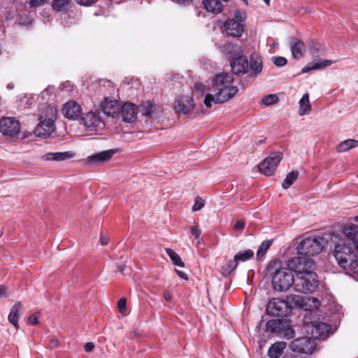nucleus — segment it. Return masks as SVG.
<instances>
[{"label": "nucleus", "instance_id": "obj_38", "mask_svg": "<svg viewBox=\"0 0 358 358\" xmlns=\"http://www.w3.org/2000/svg\"><path fill=\"white\" fill-rule=\"evenodd\" d=\"M154 105L149 101H144L141 106V113L143 115L148 116L153 112Z\"/></svg>", "mask_w": 358, "mask_h": 358}, {"label": "nucleus", "instance_id": "obj_60", "mask_svg": "<svg viewBox=\"0 0 358 358\" xmlns=\"http://www.w3.org/2000/svg\"><path fill=\"white\" fill-rule=\"evenodd\" d=\"M320 45V44H318V43H315V44H313V45H312V47H311V48H312L313 49H314L315 52H317V51H318V50H319Z\"/></svg>", "mask_w": 358, "mask_h": 358}, {"label": "nucleus", "instance_id": "obj_4", "mask_svg": "<svg viewBox=\"0 0 358 358\" xmlns=\"http://www.w3.org/2000/svg\"><path fill=\"white\" fill-rule=\"evenodd\" d=\"M267 271L272 277L273 289L277 292H286L294 287V276L291 268L283 266L279 261H271Z\"/></svg>", "mask_w": 358, "mask_h": 358}, {"label": "nucleus", "instance_id": "obj_59", "mask_svg": "<svg viewBox=\"0 0 358 358\" xmlns=\"http://www.w3.org/2000/svg\"><path fill=\"white\" fill-rule=\"evenodd\" d=\"M203 87H204V85H203L201 84H199V83L195 84V89L198 91L202 90Z\"/></svg>", "mask_w": 358, "mask_h": 358}, {"label": "nucleus", "instance_id": "obj_61", "mask_svg": "<svg viewBox=\"0 0 358 358\" xmlns=\"http://www.w3.org/2000/svg\"><path fill=\"white\" fill-rule=\"evenodd\" d=\"M46 159H53V160H55V161H60V160H63L65 158H57V157H55V158H45Z\"/></svg>", "mask_w": 358, "mask_h": 358}, {"label": "nucleus", "instance_id": "obj_6", "mask_svg": "<svg viewBox=\"0 0 358 358\" xmlns=\"http://www.w3.org/2000/svg\"><path fill=\"white\" fill-rule=\"evenodd\" d=\"M324 240L320 236H309L303 239L297 246L301 257L310 258L319 254L324 248Z\"/></svg>", "mask_w": 358, "mask_h": 358}, {"label": "nucleus", "instance_id": "obj_9", "mask_svg": "<svg viewBox=\"0 0 358 358\" xmlns=\"http://www.w3.org/2000/svg\"><path fill=\"white\" fill-rule=\"evenodd\" d=\"M315 348V341L310 336L296 338L289 343L291 350L298 353L312 354Z\"/></svg>", "mask_w": 358, "mask_h": 358}, {"label": "nucleus", "instance_id": "obj_12", "mask_svg": "<svg viewBox=\"0 0 358 358\" xmlns=\"http://www.w3.org/2000/svg\"><path fill=\"white\" fill-rule=\"evenodd\" d=\"M232 72L237 76L243 75L248 72L249 62L243 53L235 57L230 61Z\"/></svg>", "mask_w": 358, "mask_h": 358}, {"label": "nucleus", "instance_id": "obj_45", "mask_svg": "<svg viewBox=\"0 0 358 358\" xmlns=\"http://www.w3.org/2000/svg\"><path fill=\"white\" fill-rule=\"evenodd\" d=\"M117 308L120 313H124L127 310V300L125 298H121L117 302Z\"/></svg>", "mask_w": 358, "mask_h": 358}, {"label": "nucleus", "instance_id": "obj_62", "mask_svg": "<svg viewBox=\"0 0 358 358\" xmlns=\"http://www.w3.org/2000/svg\"><path fill=\"white\" fill-rule=\"evenodd\" d=\"M7 88H8V89H13V85H12V84H8V85H7Z\"/></svg>", "mask_w": 358, "mask_h": 358}, {"label": "nucleus", "instance_id": "obj_19", "mask_svg": "<svg viewBox=\"0 0 358 358\" xmlns=\"http://www.w3.org/2000/svg\"><path fill=\"white\" fill-rule=\"evenodd\" d=\"M248 62L251 71L248 77L253 80L262 71V61L259 56L253 54L250 56Z\"/></svg>", "mask_w": 358, "mask_h": 358}, {"label": "nucleus", "instance_id": "obj_7", "mask_svg": "<svg viewBox=\"0 0 358 358\" xmlns=\"http://www.w3.org/2000/svg\"><path fill=\"white\" fill-rule=\"evenodd\" d=\"M247 17L244 10H238L235 12L234 17L228 19L224 22L226 33L232 37L238 38L242 36L244 30L243 22Z\"/></svg>", "mask_w": 358, "mask_h": 358}, {"label": "nucleus", "instance_id": "obj_27", "mask_svg": "<svg viewBox=\"0 0 358 358\" xmlns=\"http://www.w3.org/2000/svg\"><path fill=\"white\" fill-rule=\"evenodd\" d=\"M20 310V303H16L11 308L10 314L8 315V321L11 323L16 329H19L18 318L19 312Z\"/></svg>", "mask_w": 358, "mask_h": 358}, {"label": "nucleus", "instance_id": "obj_56", "mask_svg": "<svg viewBox=\"0 0 358 358\" xmlns=\"http://www.w3.org/2000/svg\"><path fill=\"white\" fill-rule=\"evenodd\" d=\"M6 296V289L5 287L0 285V297Z\"/></svg>", "mask_w": 358, "mask_h": 358}, {"label": "nucleus", "instance_id": "obj_21", "mask_svg": "<svg viewBox=\"0 0 358 358\" xmlns=\"http://www.w3.org/2000/svg\"><path fill=\"white\" fill-rule=\"evenodd\" d=\"M222 52L231 59L243 53L241 46L237 44L225 43L222 45Z\"/></svg>", "mask_w": 358, "mask_h": 358}, {"label": "nucleus", "instance_id": "obj_1", "mask_svg": "<svg viewBox=\"0 0 358 358\" xmlns=\"http://www.w3.org/2000/svg\"><path fill=\"white\" fill-rule=\"evenodd\" d=\"M344 233L348 240L335 245L334 256L343 269L358 274V225L345 227Z\"/></svg>", "mask_w": 358, "mask_h": 358}, {"label": "nucleus", "instance_id": "obj_52", "mask_svg": "<svg viewBox=\"0 0 358 358\" xmlns=\"http://www.w3.org/2000/svg\"><path fill=\"white\" fill-rule=\"evenodd\" d=\"M176 273L178 274V275L182 278V279H184V280H187V274L182 271H179V270H177V269H175Z\"/></svg>", "mask_w": 358, "mask_h": 358}, {"label": "nucleus", "instance_id": "obj_31", "mask_svg": "<svg viewBox=\"0 0 358 358\" xmlns=\"http://www.w3.org/2000/svg\"><path fill=\"white\" fill-rule=\"evenodd\" d=\"M299 177V171H292L290 173H289L287 176L285 180H283L282 183V187L283 189H288L294 182V181L298 178Z\"/></svg>", "mask_w": 358, "mask_h": 358}, {"label": "nucleus", "instance_id": "obj_39", "mask_svg": "<svg viewBox=\"0 0 358 358\" xmlns=\"http://www.w3.org/2000/svg\"><path fill=\"white\" fill-rule=\"evenodd\" d=\"M278 101V98L275 94H268L266 96H264L262 99V103L265 104L266 106H271L272 104H274L277 103Z\"/></svg>", "mask_w": 358, "mask_h": 358}, {"label": "nucleus", "instance_id": "obj_54", "mask_svg": "<svg viewBox=\"0 0 358 358\" xmlns=\"http://www.w3.org/2000/svg\"><path fill=\"white\" fill-rule=\"evenodd\" d=\"M93 0H78V2L84 6H89L91 3H92Z\"/></svg>", "mask_w": 358, "mask_h": 358}, {"label": "nucleus", "instance_id": "obj_46", "mask_svg": "<svg viewBox=\"0 0 358 358\" xmlns=\"http://www.w3.org/2000/svg\"><path fill=\"white\" fill-rule=\"evenodd\" d=\"M54 87H48L45 90L41 92V96L43 99H47L48 101V98L47 96H50L54 94Z\"/></svg>", "mask_w": 358, "mask_h": 358}, {"label": "nucleus", "instance_id": "obj_5", "mask_svg": "<svg viewBox=\"0 0 358 358\" xmlns=\"http://www.w3.org/2000/svg\"><path fill=\"white\" fill-rule=\"evenodd\" d=\"M57 118L56 110L50 106H46L41 111L39 122L35 133L37 136L47 138L55 130V121Z\"/></svg>", "mask_w": 358, "mask_h": 358}, {"label": "nucleus", "instance_id": "obj_13", "mask_svg": "<svg viewBox=\"0 0 358 358\" xmlns=\"http://www.w3.org/2000/svg\"><path fill=\"white\" fill-rule=\"evenodd\" d=\"M81 122L85 127L87 130L93 131L97 130L98 128L102 127L104 123L94 112H90L85 115L81 119Z\"/></svg>", "mask_w": 358, "mask_h": 358}, {"label": "nucleus", "instance_id": "obj_20", "mask_svg": "<svg viewBox=\"0 0 358 358\" xmlns=\"http://www.w3.org/2000/svg\"><path fill=\"white\" fill-rule=\"evenodd\" d=\"M290 47L292 55L294 59H299L303 57L306 52V45L302 41L292 38Z\"/></svg>", "mask_w": 358, "mask_h": 358}, {"label": "nucleus", "instance_id": "obj_58", "mask_svg": "<svg viewBox=\"0 0 358 358\" xmlns=\"http://www.w3.org/2000/svg\"><path fill=\"white\" fill-rule=\"evenodd\" d=\"M125 268H126V266L124 265H118L117 266L118 271L124 275L125 274V273H124Z\"/></svg>", "mask_w": 358, "mask_h": 358}, {"label": "nucleus", "instance_id": "obj_57", "mask_svg": "<svg viewBox=\"0 0 358 358\" xmlns=\"http://www.w3.org/2000/svg\"><path fill=\"white\" fill-rule=\"evenodd\" d=\"M176 1L181 5H189L192 0H176Z\"/></svg>", "mask_w": 358, "mask_h": 358}, {"label": "nucleus", "instance_id": "obj_36", "mask_svg": "<svg viewBox=\"0 0 358 358\" xmlns=\"http://www.w3.org/2000/svg\"><path fill=\"white\" fill-rule=\"evenodd\" d=\"M295 336L294 330L291 328L287 323L285 324L284 328L282 329L280 337L285 339H291Z\"/></svg>", "mask_w": 358, "mask_h": 358}, {"label": "nucleus", "instance_id": "obj_2", "mask_svg": "<svg viewBox=\"0 0 358 358\" xmlns=\"http://www.w3.org/2000/svg\"><path fill=\"white\" fill-rule=\"evenodd\" d=\"M288 266H294L296 272L294 289L301 293H312L318 287V277L313 271L315 263L311 258L294 257L289 261Z\"/></svg>", "mask_w": 358, "mask_h": 358}, {"label": "nucleus", "instance_id": "obj_15", "mask_svg": "<svg viewBox=\"0 0 358 358\" xmlns=\"http://www.w3.org/2000/svg\"><path fill=\"white\" fill-rule=\"evenodd\" d=\"M62 113L69 120H77L81 115L82 108L78 103L71 101L64 105Z\"/></svg>", "mask_w": 358, "mask_h": 358}, {"label": "nucleus", "instance_id": "obj_30", "mask_svg": "<svg viewBox=\"0 0 358 358\" xmlns=\"http://www.w3.org/2000/svg\"><path fill=\"white\" fill-rule=\"evenodd\" d=\"M286 301L288 302V304L291 306L292 308V305L301 308H305V305H306V303H305V300L302 296L295 294L288 296Z\"/></svg>", "mask_w": 358, "mask_h": 358}, {"label": "nucleus", "instance_id": "obj_14", "mask_svg": "<svg viewBox=\"0 0 358 358\" xmlns=\"http://www.w3.org/2000/svg\"><path fill=\"white\" fill-rule=\"evenodd\" d=\"M280 158H264L257 165L259 172L266 176H272L280 163Z\"/></svg>", "mask_w": 358, "mask_h": 358}, {"label": "nucleus", "instance_id": "obj_55", "mask_svg": "<svg viewBox=\"0 0 358 358\" xmlns=\"http://www.w3.org/2000/svg\"><path fill=\"white\" fill-rule=\"evenodd\" d=\"M164 298L166 301H170L171 300V294L169 292L166 291L164 292Z\"/></svg>", "mask_w": 358, "mask_h": 358}, {"label": "nucleus", "instance_id": "obj_18", "mask_svg": "<svg viewBox=\"0 0 358 358\" xmlns=\"http://www.w3.org/2000/svg\"><path fill=\"white\" fill-rule=\"evenodd\" d=\"M194 108L193 99L191 96H180L175 103V110L178 113L187 114Z\"/></svg>", "mask_w": 358, "mask_h": 358}, {"label": "nucleus", "instance_id": "obj_48", "mask_svg": "<svg viewBox=\"0 0 358 358\" xmlns=\"http://www.w3.org/2000/svg\"><path fill=\"white\" fill-rule=\"evenodd\" d=\"M237 266L238 261H236L234 257L233 261H231L227 264V268H225V271H227V273H231L237 268Z\"/></svg>", "mask_w": 358, "mask_h": 358}, {"label": "nucleus", "instance_id": "obj_35", "mask_svg": "<svg viewBox=\"0 0 358 358\" xmlns=\"http://www.w3.org/2000/svg\"><path fill=\"white\" fill-rule=\"evenodd\" d=\"M121 154V151L118 148L103 150L97 153H93L88 157H113L114 155Z\"/></svg>", "mask_w": 358, "mask_h": 358}, {"label": "nucleus", "instance_id": "obj_8", "mask_svg": "<svg viewBox=\"0 0 358 358\" xmlns=\"http://www.w3.org/2000/svg\"><path fill=\"white\" fill-rule=\"evenodd\" d=\"M292 310L291 306L286 300L273 298L267 303L266 313L273 317H285Z\"/></svg>", "mask_w": 358, "mask_h": 358}, {"label": "nucleus", "instance_id": "obj_41", "mask_svg": "<svg viewBox=\"0 0 358 358\" xmlns=\"http://www.w3.org/2000/svg\"><path fill=\"white\" fill-rule=\"evenodd\" d=\"M308 303L309 306L313 309H317L320 306V301L315 297L307 298L306 304Z\"/></svg>", "mask_w": 358, "mask_h": 358}, {"label": "nucleus", "instance_id": "obj_16", "mask_svg": "<svg viewBox=\"0 0 358 358\" xmlns=\"http://www.w3.org/2000/svg\"><path fill=\"white\" fill-rule=\"evenodd\" d=\"M121 113H120L124 122L130 123L136 120L138 108L136 106L131 103H125L120 106Z\"/></svg>", "mask_w": 358, "mask_h": 358}, {"label": "nucleus", "instance_id": "obj_37", "mask_svg": "<svg viewBox=\"0 0 358 358\" xmlns=\"http://www.w3.org/2000/svg\"><path fill=\"white\" fill-rule=\"evenodd\" d=\"M108 158H86L85 160H83V164L90 166H100L106 161Z\"/></svg>", "mask_w": 358, "mask_h": 358}, {"label": "nucleus", "instance_id": "obj_24", "mask_svg": "<svg viewBox=\"0 0 358 358\" xmlns=\"http://www.w3.org/2000/svg\"><path fill=\"white\" fill-rule=\"evenodd\" d=\"M333 62L329 59H319L313 62V64L306 66L302 69V73H309L311 71L323 69L331 65Z\"/></svg>", "mask_w": 358, "mask_h": 358}, {"label": "nucleus", "instance_id": "obj_44", "mask_svg": "<svg viewBox=\"0 0 358 358\" xmlns=\"http://www.w3.org/2000/svg\"><path fill=\"white\" fill-rule=\"evenodd\" d=\"M272 61L277 66H283L287 62V59L283 57H273Z\"/></svg>", "mask_w": 358, "mask_h": 358}, {"label": "nucleus", "instance_id": "obj_26", "mask_svg": "<svg viewBox=\"0 0 358 358\" xmlns=\"http://www.w3.org/2000/svg\"><path fill=\"white\" fill-rule=\"evenodd\" d=\"M357 147H358L357 140L347 139L336 145V150L338 152H344Z\"/></svg>", "mask_w": 358, "mask_h": 358}, {"label": "nucleus", "instance_id": "obj_29", "mask_svg": "<svg viewBox=\"0 0 358 358\" xmlns=\"http://www.w3.org/2000/svg\"><path fill=\"white\" fill-rule=\"evenodd\" d=\"M70 6V0H52V8L57 12L66 13Z\"/></svg>", "mask_w": 358, "mask_h": 358}, {"label": "nucleus", "instance_id": "obj_28", "mask_svg": "<svg viewBox=\"0 0 358 358\" xmlns=\"http://www.w3.org/2000/svg\"><path fill=\"white\" fill-rule=\"evenodd\" d=\"M311 106L308 94H305L299 101V115H304L310 113Z\"/></svg>", "mask_w": 358, "mask_h": 358}, {"label": "nucleus", "instance_id": "obj_51", "mask_svg": "<svg viewBox=\"0 0 358 358\" xmlns=\"http://www.w3.org/2000/svg\"><path fill=\"white\" fill-rule=\"evenodd\" d=\"M94 348V344L92 342H88L87 343H85V345H84V349L85 350V352H92Z\"/></svg>", "mask_w": 358, "mask_h": 358}, {"label": "nucleus", "instance_id": "obj_47", "mask_svg": "<svg viewBox=\"0 0 358 358\" xmlns=\"http://www.w3.org/2000/svg\"><path fill=\"white\" fill-rule=\"evenodd\" d=\"M47 3V0H30L29 6L31 8H34L38 6L45 5Z\"/></svg>", "mask_w": 358, "mask_h": 358}, {"label": "nucleus", "instance_id": "obj_64", "mask_svg": "<svg viewBox=\"0 0 358 358\" xmlns=\"http://www.w3.org/2000/svg\"><path fill=\"white\" fill-rule=\"evenodd\" d=\"M355 220L358 222V215L355 216Z\"/></svg>", "mask_w": 358, "mask_h": 358}, {"label": "nucleus", "instance_id": "obj_49", "mask_svg": "<svg viewBox=\"0 0 358 358\" xmlns=\"http://www.w3.org/2000/svg\"><path fill=\"white\" fill-rule=\"evenodd\" d=\"M38 317L37 315V314H32L29 317V322L33 324V325H36L38 324Z\"/></svg>", "mask_w": 358, "mask_h": 358}, {"label": "nucleus", "instance_id": "obj_25", "mask_svg": "<svg viewBox=\"0 0 358 358\" xmlns=\"http://www.w3.org/2000/svg\"><path fill=\"white\" fill-rule=\"evenodd\" d=\"M285 348L286 343L276 342L269 348L268 355L271 358H278L283 354Z\"/></svg>", "mask_w": 358, "mask_h": 358}, {"label": "nucleus", "instance_id": "obj_11", "mask_svg": "<svg viewBox=\"0 0 358 358\" xmlns=\"http://www.w3.org/2000/svg\"><path fill=\"white\" fill-rule=\"evenodd\" d=\"M308 334L315 339H325L330 334L331 327L325 322H311L306 325Z\"/></svg>", "mask_w": 358, "mask_h": 358}, {"label": "nucleus", "instance_id": "obj_33", "mask_svg": "<svg viewBox=\"0 0 358 358\" xmlns=\"http://www.w3.org/2000/svg\"><path fill=\"white\" fill-rule=\"evenodd\" d=\"M254 256V252L252 250H245L238 252L235 256L236 261L245 262Z\"/></svg>", "mask_w": 358, "mask_h": 358}, {"label": "nucleus", "instance_id": "obj_34", "mask_svg": "<svg viewBox=\"0 0 358 358\" xmlns=\"http://www.w3.org/2000/svg\"><path fill=\"white\" fill-rule=\"evenodd\" d=\"M271 244L272 241L270 240L264 241L261 243L257 252V257L258 259L262 258L266 253Z\"/></svg>", "mask_w": 358, "mask_h": 358}, {"label": "nucleus", "instance_id": "obj_10", "mask_svg": "<svg viewBox=\"0 0 358 358\" xmlns=\"http://www.w3.org/2000/svg\"><path fill=\"white\" fill-rule=\"evenodd\" d=\"M0 132L10 138L18 137L20 132V123L14 117H2L0 119Z\"/></svg>", "mask_w": 358, "mask_h": 358}, {"label": "nucleus", "instance_id": "obj_43", "mask_svg": "<svg viewBox=\"0 0 358 358\" xmlns=\"http://www.w3.org/2000/svg\"><path fill=\"white\" fill-rule=\"evenodd\" d=\"M204 206V201L202 198L197 196L195 199L194 203L192 206L193 211H198Z\"/></svg>", "mask_w": 358, "mask_h": 358}, {"label": "nucleus", "instance_id": "obj_53", "mask_svg": "<svg viewBox=\"0 0 358 358\" xmlns=\"http://www.w3.org/2000/svg\"><path fill=\"white\" fill-rule=\"evenodd\" d=\"M109 242V239L108 237L104 236H101L100 237V243L102 245H106Z\"/></svg>", "mask_w": 358, "mask_h": 358}, {"label": "nucleus", "instance_id": "obj_50", "mask_svg": "<svg viewBox=\"0 0 358 358\" xmlns=\"http://www.w3.org/2000/svg\"><path fill=\"white\" fill-rule=\"evenodd\" d=\"M244 227H245L244 222L243 220H240L236 222L234 228L235 230L238 231V230H242L244 228Z\"/></svg>", "mask_w": 358, "mask_h": 358}, {"label": "nucleus", "instance_id": "obj_63", "mask_svg": "<svg viewBox=\"0 0 358 358\" xmlns=\"http://www.w3.org/2000/svg\"><path fill=\"white\" fill-rule=\"evenodd\" d=\"M267 5H269L270 0H263Z\"/></svg>", "mask_w": 358, "mask_h": 358}, {"label": "nucleus", "instance_id": "obj_17", "mask_svg": "<svg viewBox=\"0 0 358 358\" xmlns=\"http://www.w3.org/2000/svg\"><path fill=\"white\" fill-rule=\"evenodd\" d=\"M101 108L103 113L108 116L115 117L120 115V104L115 100L106 98L101 103Z\"/></svg>", "mask_w": 358, "mask_h": 358}, {"label": "nucleus", "instance_id": "obj_42", "mask_svg": "<svg viewBox=\"0 0 358 358\" xmlns=\"http://www.w3.org/2000/svg\"><path fill=\"white\" fill-rule=\"evenodd\" d=\"M191 234L197 240V244L200 243L201 230L197 227L194 226L190 228Z\"/></svg>", "mask_w": 358, "mask_h": 358}, {"label": "nucleus", "instance_id": "obj_23", "mask_svg": "<svg viewBox=\"0 0 358 358\" xmlns=\"http://www.w3.org/2000/svg\"><path fill=\"white\" fill-rule=\"evenodd\" d=\"M285 322L280 320H270L266 324V329L267 332L274 334L280 337L282 328H284Z\"/></svg>", "mask_w": 358, "mask_h": 358}, {"label": "nucleus", "instance_id": "obj_32", "mask_svg": "<svg viewBox=\"0 0 358 358\" xmlns=\"http://www.w3.org/2000/svg\"><path fill=\"white\" fill-rule=\"evenodd\" d=\"M166 252L174 265L179 267H184V262H182L180 257L171 248H166Z\"/></svg>", "mask_w": 358, "mask_h": 358}, {"label": "nucleus", "instance_id": "obj_3", "mask_svg": "<svg viewBox=\"0 0 358 358\" xmlns=\"http://www.w3.org/2000/svg\"><path fill=\"white\" fill-rule=\"evenodd\" d=\"M234 77L229 73L217 74L212 80L210 88L211 93L206 95L204 104L207 108L214 103H224L233 99L238 92L237 86L234 85Z\"/></svg>", "mask_w": 358, "mask_h": 358}, {"label": "nucleus", "instance_id": "obj_40", "mask_svg": "<svg viewBox=\"0 0 358 358\" xmlns=\"http://www.w3.org/2000/svg\"><path fill=\"white\" fill-rule=\"evenodd\" d=\"M75 153L71 151L66 152H48L45 154L43 157H74Z\"/></svg>", "mask_w": 358, "mask_h": 358}, {"label": "nucleus", "instance_id": "obj_22", "mask_svg": "<svg viewBox=\"0 0 358 358\" xmlns=\"http://www.w3.org/2000/svg\"><path fill=\"white\" fill-rule=\"evenodd\" d=\"M203 8L213 14H219L223 10V4L220 0H203Z\"/></svg>", "mask_w": 358, "mask_h": 358}]
</instances>
